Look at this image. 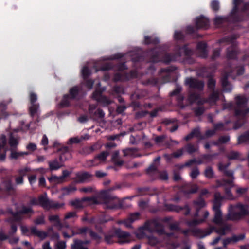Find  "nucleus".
I'll return each mask as SVG.
<instances>
[{"label": "nucleus", "mask_w": 249, "mask_h": 249, "mask_svg": "<svg viewBox=\"0 0 249 249\" xmlns=\"http://www.w3.org/2000/svg\"><path fill=\"white\" fill-rule=\"evenodd\" d=\"M19 213H33V211L30 206H22V209L19 211Z\"/></svg>", "instance_id": "c9c22d12"}, {"label": "nucleus", "mask_w": 249, "mask_h": 249, "mask_svg": "<svg viewBox=\"0 0 249 249\" xmlns=\"http://www.w3.org/2000/svg\"><path fill=\"white\" fill-rule=\"evenodd\" d=\"M92 176L88 172L79 173L76 174V178L79 182H87L92 179Z\"/></svg>", "instance_id": "f8f14e48"}, {"label": "nucleus", "mask_w": 249, "mask_h": 249, "mask_svg": "<svg viewBox=\"0 0 249 249\" xmlns=\"http://www.w3.org/2000/svg\"><path fill=\"white\" fill-rule=\"evenodd\" d=\"M78 93V89L77 87H75L71 89L70 90V98H74Z\"/></svg>", "instance_id": "09e8293b"}, {"label": "nucleus", "mask_w": 249, "mask_h": 249, "mask_svg": "<svg viewBox=\"0 0 249 249\" xmlns=\"http://www.w3.org/2000/svg\"><path fill=\"white\" fill-rule=\"evenodd\" d=\"M236 54V52L231 49V51L228 50L227 55V57L229 58H233Z\"/></svg>", "instance_id": "bf43d9fd"}, {"label": "nucleus", "mask_w": 249, "mask_h": 249, "mask_svg": "<svg viewBox=\"0 0 249 249\" xmlns=\"http://www.w3.org/2000/svg\"><path fill=\"white\" fill-rule=\"evenodd\" d=\"M249 140V132H247L245 134L238 138V142L240 143L247 142Z\"/></svg>", "instance_id": "7c9ffc66"}, {"label": "nucleus", "mask_w": 249, "mask_h": 249, "mask_svg": "<svg viewBox=\"0 0 249 249\" xmlns=\"http://www.w3.org/2000/svg\"><path fill=\"white\" fill-rule=\"evenodd\" d=\"M218 99V93L213 92L208 100H203L201 103L203 104L205 102H209L210 105H213Z\"/></svg>", "instance_id": "a211bd4d"}, {"label": "nucleus", "mask_w": 249, "mask_h": 249, "mask_svg": "<svg viewBox=\"0 0 249 249\" xmlns=\"http://www.w3.org/2000/svg\"><path fill=\"white\" fill-rule=\"evenodd\" d=\"M233 243H236L241 240H243L245 238V234H241L238 235H233L232 236Z\"/></svg>", "instance_id": "72a5a7b5"}, {"label": "nucleus", "mask_w": 249, "mask_h": 249, "mask_svg": "<svg viewBox=\"0 0 249 249\" xmlns=\"http://www.w3.org/2000/svg\"><path fill=\"white\" fill-rule=\"evenodd\" d=\"M41 239L45 238L47 236V233L43 231H39L36 235Z\"/></svg>", "instance_id": "680f3d73"}, {"label": "nucleus", "mask_w": 249, "mask_h": 249, "mask_svg": "<svg viewBox=\"0 0 249 249\" xmlns=\"http://www.w3.org/2000/svg\"><path fill=\"white\" fill-rule=\"evenodd\" d=\"M206 47V44L205 43H199L197 45L198 49L202 53L201 54H200L201 57L204 58L207 56Z\"/></svg>", "instance_id": "6ab92c4d"}, {"label": "nucleus", "mask_w": 249, "mask_h": 249, "mask_svg": "<svg viewBox=\"0 0 249 249\" xmlns=\"http://www.w3.org/2000/svg\"><path fill=\"white\" fill-rule=\"evenodd\" d=\"M85 139L84 137L83 136L81 137V138H79L78 137H73L69 139V142L70 143H77L80 142L81 141H82L83 140Z\"/></svg>", "instance_id": "ea45409f"}, {"label": "nucleus", "mask_w": 249, "mask_h": 249, "mask_svg": "<svg viewBox=\"0 0 249 249\" xmlns=\"http://www.w3.org/2000/svg\"><path fill=\"white\" fill-rule=\"evenodd\" d=\"M247 188L238 187L237 188L236 191L238 194L242 195L245 194L247 192Z\"/></svg>", "instance_id": "0e129e2a"}, {"label": "nucleus", "mask_w": 249, "mask_h": 249, "mask_svg": "<svg viewBox=\"0 0 249 249\" xmlns=\"http://www.w3.org/2000/svg\"><path fill=\"white\" fill-rule=\"evenodd\" d=\"M89 244V241H82L78 239H74L73 243L71 245V249H88L87 245Z\"/></svg>", "instance_id": "9b49d317"}, {"label": "nucleus", "mask_w": 249, "mask_h": 249, "mask_svg": "<svg viewBox=\"0 0 249 249\" xmlns=\"http://www.w3.org/2000/svg\"><path fill=\"white\" fill-rule=\"evenodd\" d=\"M49 219L51 222H55L56 223H59V216L57 215H50L49 217Z\"/></svg>", "instance_id": "e2e57ef3"}, {"label": "nucleus", "mask_w": 249, "mask_h": 249, "mask_svg": "<svg viewBox=\"0 0 249 249\" xmlns=\"http://www.w3.org/2000/svg\"><path fill=\"white\" fill-rule=\"evenodd\" d=\"M209 213L207 211H204L203 212V218L199 219H194L191 221H188L186 222L187 225L189 227H194L204 222L206 219L208 217Z\"/></svg>", "instance_id": "9d476101"}, {"label": "nucleus", "mask_w": 249, "mask_h": 249, "mask_svg": "<svg viewBox=\"0 0 249 249\" xmlns=\"http://www.w3.org/2000/svg\"><path fill=\"white\" fill-rule=\"evenodd\" d=\"M99 164V162L97 161V159H96L95 157L94 159L88 160L86 162V166L88 167H90L92 166H97Z\"/></svg>", "instance_id": "2f4dec72"}, {"label": "nucleus", "mask_w": 249, "mask_h": 249, "mask_svg": "<svg viewBox=\"0 0 249 249\" xmlns=\"http://www.w3.org/2000/svg\"><path fill=\"white\" fill-rule=\"evenodd\" d=\"M95 190V188L92 186H88L85 187H83L80 189V191L81 192H84L86 193H89L94 192Z\"/></svg>", "instance_id": "4c0bfd02"}, {"label": "nucleus", "mask_w": 249, "mask_h": 249, "mask_svg": "<svg viewBox=\"0 0 249 249\" xmlns=\"http://www.w3.org/2000/svg\"><path fill=\"white\" fill-rule=\"evenodd\" d=\"M96 197H84L75 199L70 201V204L75 209H82L89 205L98 204Z\"/></svg>", "instance_id": "7ed1b4c3"}, {"label": "nucleus", "mask_w": 249, "mask_h": 249, "mask_svg": "<svg viewBox=\"0 0 249 249\" xmlns=\"http://www.w3.org/2000/svg\"><path fill=\"white\" fill-rule=\"evenodd\" d=\"M139 217L140 213L137 212L131 214L128 217V220H130L131 222H133L135 220L139 219Z\"/></svg>", "instance_id": "e433bc0d"}, {"label": "nucleus", "mask_w": 249, "mask_h": 249, "mask_svg": "<svg viewBox=\"0 0 249 249\" xmlns=\"http://www.w3.org/2000/svg\"><path fill=\"white\" fill-rule=\"evenodd\" d=\"M17 230V227L14 224L11 225L10 230L8 232V236H12L13 234L15 233Z\"/></svg>", "instance_id": "5fc2aeb1"}, {"label": "nucleus", "mask_w": 249, "mask_h": 249, "mask_svg": "<svg viewBox=\"0 0 249 249\" xmlns=\"http://www.w3.org/2000/svg\"><path fill=\"white\" fill-rule=\"evenodd\" d=\"M76 190L75 186L70 185L68 187L62 188V195L63 196L67 195L74 192Z\"/></svg>", "instance_id": "b1692460"}, {"label": "nucleus", "mask_w": 249, "mask_h": 249, "mask_svg": "<svg viewBox=\"0 0 249 249\" xmlns=\"http://www.w3.org/2000/svg\"><path fill=\"white\" fill-rule=\"evenodd\" d=\"M80 233H85V232H89L90 236L93 238V239L96 240L97 241H99V240L101 239V237H99L97 234L95 233L92 231L89 230L88 228L86 227H83L80 229Z\"/></svg>", "instance_id": "dca6fc26"}, {"label": "nucleus", "mask_w": 249, "mask_h": 249, "mask_svg": "<svg viewBox=\"0 0 249 249\" xmlns=\"http://www.w3.org/2000/svg\"><path fill=\"white\" fill-rule=\"evenodd\" d=\"M249 213L248 206L241 203L236 205H230L228 208L227 219L230 220H238Z\"/></svg>", "instance_id": "f257e3e1"}, {"label": "nucleus", "mask_w": 249, "mask_h": 249, "mask_svg": "<svg viewBox=\"0 0 249 249\" xmlns=\"http://www.w3.org/2000/svg\"><path fill=\"white\" fill-rule=\"evenodd\" d=\"M172 210L177 212H182V213L185 215H187L190 213V209L188 206L182 208L178 206H173Z\"/></svg>", "instance_id": "aec40b11"}, {"label": "nucleus", "mask_w": 249, "mask_h": 249, "mask_svg": "<svg viewBox=\"0 0 249 249\" xmlns=\"http://www.w3.org/2000/svg\"><path fill=\"white\" fill-rule=\"evenodd\" d=\"M29 153L27 152H15L13 151L11 154V157L13 159H18L25 155H28Z\"/></svg>", "instance_id": "bb28decb"}, {"label": "nucleus", "mask_w": 249, "mask_h": 249, "mask_svg": "<svg viewBox=\"0 0 249 249\" xmlns=\"http://www.w3.org/2000/svg\"><path fill=\"white\" fill-rule=\"evenodd\" d=\"M6 143V137L4 135H0V149L3 148Z\"/></svg>", "instance_id": "49530a36"}, {"label": "nucleus", "mask_w": 249, "mask_h": 249, "mask_svg": "<svg viewBox=\"0 0 249 249\" xmlns=\"http://www.w3.org/2000/svg\"><path fill=\"white\" fill-rule=\"evenodd\" d=\"M26 148L29 150L34 151L36 149V145L35 143H30L27 145Z\"/></svg>", "instance_id": "69168bd1"}, {"label": "nucleus", "mask_w": 249, "mask_h": 249, "mask_svg": "<svg viewBox=\"0 0 249 249\" xmlns=\"http://www.w3.org/2000/svg\"><path fill=\"white\" fill-rule=\"evenodd\" d=\"M37 99V95L33 92H31L30 95V101L31 105L30 107V110L32 116L35 115L39 111V105L36 103Z\"/></svg>", "instance_id": "0eeeda50"}, {"label": "nucleus", "mask_w": 249, "mask_h": 249, "mask_svg": "<svg viewBox=\"0 0 249 249\" xmlns=\"http://www.w3.org/2000/svg\"><path fill=\"white\" fill-rule=\"evenodd\" d=\"M204 175L207 178H213L214 177V173L212 168L211 167H207L204 171Z\"/></svg>", "instance_id": "cd10ccee"}, {"label": "nucleus", "mask_w": 249, "mask_h": 249, "mask_svg": "<svg viewBox=\"0 0 249 249\" xmlns=\"http://www.w3.org/2000/svg\"><path fill=\"white\" fill-rule=\"evenodd\" d=\"M20 228H21V230L22 234L26 235H30V230L26 226L21 225L20 226Z\"/></svg>", "instance_id": "3c124183"}, {"label": "nucleus", "mask_w": 249, "mask_h": 249, "mask_svg": "<svg viewBox=\"0 0 249 249\" xmlns=\"http://www.w3.org/2000/svg\"><path fill=\"white\" fill-rule=\"evenodd\" d=\"M65 154L69 155V153L67 152L65 154H63L60 155L59 157V159L61 161L60 162L58 161L57 159H54L49 162V166L51 170H56L63 166L62 162L66 160V159L65 158Z\"/></svg>", "instance_id": "6e6552de"}, {"label": "nucleus", "mask_w": 249, "mask_h": 249, "mask_svg": "<svg viewBox=\"0 0 249 249\" xmlns=\"http://www.w3.org/2000/svg\"><path fill=\"white\" fill-rule=\"evenodd\" d=\"M9 144L11 147H15L18 144V140L11 136L9 140Z\"/></svg>", "instance_id": "a18cd8bd"}, {"label": "nucleus", "mask_w": 249, "mask_h": 249, "mask_svg": "<svg viewBox=\"0 0 249 249\" xmlns=\"http://www.w3.org/2000/svg\"><path fill=\"white\" fill-rule=\"evenodd\" d=\"M209 20L203 16L197 18L196 19V24L198 27H207L209 25Z\"/></svg>", "instance_id": "2eb2a0df"}, {"label": "nucleus", "mask_w": 249, "mask_h": 249, "mask_svg": "<svg viewBox=\"0 0 249 249\" xmlns=\"http://www.w3.org/2000/svg\"><path fill=\"white\" fill-rule=\"evenodd\" d=\"M49 180L54 184L61 183L65 181L62 176L57 177L56 176H53L49 178Z\"/></svg>", "instance_id": "393cba45"}, {"label": "nucleus", "mask_w": 249, "mask_h": 249, "mask_svg": "<svg viewBox=\"0 0 249 249\" xmlns=\"http://www.w3.org/2000/svg\"><path fill=\"white\" fill-rule=\"evenodd\" d=\"M229 165L230 163H224L223 162H220L218 164V168L219 171L223 172L227 176L232 177L233 174V172L227 170Z\"/></svg>", "instance_id": "ddd939ff"}, {"label": "nucleus", "mask_w": 249, "mask_h": 249, "mask_svg": "<svg viewBox=\"0 0 249 249\" xmlns=\"http://www.w3.org/2000/svg\"><path fill=\"white\" fill-rule=\"evenodd\" d=\"M183 149H180L178 150L172 154V156L175 158H179L183 154Z\"/></svg>", "instance_id": "4d7b16f0"}, {"label": "nucleus", "mask_w": 249, "mask_h": 249, "mask_svg": "<svg viewBox=\"0 0 249 249\" xmlns=\"http://www.w3.org/2000/svg\"><path fill=\"white\" fill-rule=\"evenodd\" d=\"M30 171V169L27 167L20 168L18 170L19 176L23 177Z\"/></svg>", "instance_id": "37998d69"}, {"label": "nucleus", "mask_w": 249, "mask_h": 249, "mask_svg": "<svg viewBox=\"0 0 249 249\" xmlns=\"http://www.w3.org/2000/svg\"><path fill=\"white\" fill-rule=\"evenodd\" d=\"M229 230L230 227L228 226H225L217 230L213 226H210L208 229L204 231L200 229H197L196 231L198 233L201 234L200 235V237L203 238L211 234L214 231L218 234L224 235L226 234V231Z\"/></svg>", "instance_id": "39448f33"}, {"label": "nucleus", "mask_w": 249, "mask_h": 249, "mask_svg": "<svg viewBox=\"0 0 249 249\" xmlns=\"http://www.w3.org/2000/svg\"><path fill=\"white\" fill-rule=\"evenodd\" d=\"M136 151V149L134 148H128L123 150L124 156H130L135 157L137 155H135L134 153Z\"/></svg>", "instance_id": "c85d7f7f"}, {"label": "nucleus", "mask_w": 249, "mask_h": 249, "mask_svg": "<svg viewBox=\"0 0 249 249\" xmlns=\"http://www.w3.org/2000/svg\"><path fill=\"white\" fill-rule=\"evenodd\" d=\"M108 155V153L107 152H103L100 154L95 157L97 161L99 162V164L106 160L107 156Z\"/></svg>", "instance_id": "a878e982"}, {"label": "nucleus", "mask_w": 249, "mask_h": 249, "mask_svg": "<svg viewBox=\"0 0 249 249\" xmlns=\"http://www.w3.org/2000/svg\"><path fill=\"white\" fill-rule=\"evenodd\" d=\"M34 223L36 225L43 224L45 223L44 216L40 215L34 220Z\"/></svg>", "instance_id": "c03bdc74"}, {"label": "nucleus", "mask_w": 249, "mask_h": 249, "mask_svg": "<svg viewBox=\"0 0 249 249\" xmlns=\"http://www.w3.org/2000/svg\"><path fill=\"white\" fill-rule=\"evenodd\" d=\"M76 216V213L74 212H70L66 214L65 216V219H69Z\"/></svg>", "instance_id": "774afa93"}, {"label": "nucleus", "mask_w": 249, "mask_h": 249, "mask_svg": "<svg viewBox=\"0 0 249 249\" xmlns=\"http://www.w3.org/2000/svg\"><path fill=\"white\" fill-rule=\"evenodd\" d=\"M96 146L95 145H92V146L85 147L84 148V152H85L87 154H89V153L93 152V151H94L95 149H96Z\"/></svg>", "instance_id": "603ef678"}, {"label": "nucleus", "mask_w": 249, "mask_h": 249, "mask_svg": "<svg viewBox=\"0 0 249 249\" xmlns=\"http://www.w3.org/2000/svg\"><path fill=\"white\" fill-rule=\"evenodd\" d=\"M199 173L198 169L195 168L192 170L190 175L192 178H195L199 175Z\"/></svg>", "instance_id": "79ce46f5"}, {"label": "nucleus", "mask_w": 249, "mask_h": 249, "mask_svg": "<svg viewBox=\"0 0 249 249\" xmlns=\"http://www.w3.org/2000/svg\"><path fill=\"white\" fill-rule=\"evenodd\" d=\"M104 207L107 209H116L119 206H117L116 200L113 199H109L107 202H106L104 204Z\"/></svg>", "instance_id": "5701e85b"}, {"label": "nucleus", "mask_w": 249, "mask_h": 249, "mask_svg": "<svg viewBox=\"0 0 249 249\" xmlns=\"http://www.w3.org/2000/svg\"><path fill=\"white\" fill-rule=\"evenodd\" d=\"M39 205L46 210L51 208L58 209L62 207L64 204H59L57 202L50 200L47 197L46 194L40 196L38 197Z\"/></svg>", "instance_id": "20e7f679"}, {"label": "nucleus", "mask_w": 249, "mask_h": 249, "mask_svg": "<svg viewBox=\"0 0 249 249\" xmlns=\"http://www.w3.org/2000/svg\"><path fill=\"white\" fill-rule=\"evenodd\" d=\"M239 157V153L235 151H231L228 155V159L230 160L237 159Z\"/></svg>", "instance_id": "a19ab883"}, {"label": "nucleus", "mask_w": 249, "mask_h": 249, "mask_svg": "<svg viewBox=\"0 0 249 249\" xmlns=\"http://www.w3.org/2000/svg\"><path fill=\"white\" fill-rule=\"evenodd\" d=\"M194 137L200 138V131L198 129L196 128L194 129L189 134L184 138V139L188 141Z\"/></svg>", "instance_id": "412c9836"}, {"label": "nucleus", "mask_w": 249, "mask_h": 249, "mask_svg": "<svg viewBox=\"0 0 249 249\" xmlns=\"http://www.w3.org/2000/svg\"><path fill=\"white\" fill-rule=\"evenodd\" d=\"M232 243H233V239L232 237L230 238H227L223 240V244L224 248H226L228 245Z\"/></svg>", "instance_id": "6e6d98bb"}, {"label": "nucleus", "mask_w": 249, "mask_h": 249, "mask_svg": "<svg viewBox=\"0 0 249 249\" xmlns=\"http://www.w3.org/2000/svg\"><path fill=\"white\" fill-rule=\"evenodd\" d=\"M15 182L17 185H20L23 183V177L18 176L15 178Z\"/></svg>", "instance_id": "338daca9"}, {"label": "nucleus", "mask_w": 249, "mask_h": 249, "mask_svg": "<svg viewBox=\"0 0 249 249\" xmlns=\"http://www.w3.org/2000/svg\"><path fill=\"white\" fill-rule=\"evenodd\" d=\"M223 90L225 92H230L232 89V87L228 83L227 77H224L221 81Z\"/></svg>", "instance_id": "4be33fe9"}, {"label": "nucleus", "mask_w": 249, "mask_h": 249, "mask_svg": "<svg viewBox=\"0 0 249 249\" xmlns=\"http://www.w3.org/2000/svg\"><path fill=\"white\" fill-rule=\"evenodd\" d=\"M206 206V203L204 200L200 198L198 200L194 202L193 206L196 209V212L194 214V217H196L198 216V211L201 208L204 207Z\"/></svg>", "instance_id": "4468645a"}, {"label": "nucleus", "mask_w": 249, "mask_h": 249, "mask_svg": "<svg viewBox=\"0 0 249 249\" xmlns=\"http://www.w3.org/2000/svg\"><path fill=\"white\" fill-rule=\"evenodd\" d=\"M57 249H66V243L64 241H58L55 245Z\"/></svg>", "instance_id": "de8ad7c7"}, {"label": "nucleus", "mask_w": 249, "mask_h": 249, "mask_svg": "<svg viewBox=\"0 0 249 249\" xmlns=\"http://www.w3.org/2000/svg\"><path fill=\"white\" fill-rule=\"evenodd\" d=\"M225 129L223 127V124L222 123L218 124L214 126V129L209 130L206 131L205 136L206 137H210L214 135L215 132V130H223Z\"/></svg>", "instance_id": "f3484780"}, {"label": "nucleus", "mask_w": 249, "mask_h": 249, "mask_svg": "<svg viewBox=\"0 0 249 249\" xmlns=\"http://www.w3.org/2000/svg\"><path fill=\"white\" fill-rule=\"evenodd\" d=\"M225 20H226L225 18L221 17H217L214 19V23L215 25H219L222 23Z\"/></svg>", "instance_id": "864d4df0"}, {"label": "nucleus", "mask_w": 249, "mask_h": 249, "mask_svg": "<svg viewBox=\"0 0 249 249\" xmlns=\"http://www.w3.org/2000/svg\"><path fill=\"white\" fill-rule=\"evenodd\" d=\"M71 99L70 97L68 95H65L63 97V99L61 103L62 107H67L69 105V100Z\"/></svg>", "instance_id": "f704fd0d"}, {"label": "nucleus", "mask_w": 249, "mask_h": 249, "mask_svg": "<svg viewBox=\"0 0 249 249\" xmlns=\"http://www.w3.org/2000/svg\"><path fill=\"white\" fill-rule=\"evenodd\" d=\"M81 72L84 78H87L90 74V71L87 67H83Z\"/></svg>", "instance_id": "58836bf2"}, {"label": "nucleus", "mask_w": 249, "mask_h": 249, "mask_svg": "<svg viewBox=\"0 0 249 249\" xmlns=\"http://www.w3.org/2000/svg\"><path fill=\"white\" fill-rule=\"evenodd\" d=\"M211 7L214 11H217L219 8V3L216 0H213L211 3Z\"/></svg>", "instance_id": "8fccbe9b"}, {"label": "nucleus", "mask_w": 249, "mask_h": 249, "mask_svg": "<svg viewBox=\"0 0 249 249\" xmlns=\"http://www.w3.org/2000/svg\"><path fill=\"white\" fill-rule=\"evenodd\" d=\"M222 185L231 187L233 186V180H231L229 181H226L224 180L223 181V183H221L220 181L219 180L216 181V187H218Z\"/></svg>", "instance_id": "c756f323"}, {"label": "nucleus", "mask_w": 249, "mask_h": 249, "mask_svg": "<svg viewBox=\"0 0 249 249\" xmlns=\"http://www.w3.org/2000/svg\"><path fill=\"white\" fill-rule=\"evenodd\" d=\"M214 196V199L213 202V209L215 213L213 221L217 224H220L222 223V213L220 210V208L221 200L223 198L219 192H215Z\"/></svg>", "instance_id": "f03ea898"}, {"label": "nucleus", "mask_w": 249, "mask_h": 249, "mask_svg": "<svg viewBox=\"0 0 249 249\" xmlns=\"http://www.w3.org/2000/svg\"><path fill=\"white\" fill-rule=\"evenodd\" d=\"M185 83L190 88L196 89L199 90L202 89L204 87L203 82L198 81L192 78H187L185 81Z\"/></svg>", "instance_id": "1a4fd4ad"}, {"label": "nucleus", "mask_w": 249, "mask_h": 249, "mask_svg": "<svg viewBox=\"0 0 249 249\" xmlns=\"http://www.w3.org/2000/svg\"><path fill=\"white\" fill-rule=\"evenodd\" d=\"M165 137H166L164 135L156 137L155 138L154 140H155V142H156V143L160 144L163 141V140L165 139Z\"/></svg>", "instance_id": "13d9d810"}, {"label": "nucleus", "mask_w": 249, "mask_h": 249, "mask_svg": "<svg viewBox=\"0 0 249 249\" xmlns=\"http://www.w3.org/2000/svg\"><path fill=\"white\" fill-rule=\"evenodd\" d=\"M247 102V99L244 96H238L236 97V103L238 108L236 110L237 115H246L249 113V107L247 108L246 110H244V108Z\"/></svg>", "instance_id": "423d86ee"}, {"label": "nucleus", "mask_w": 249, "mask_h": 249, "mask_svg": "<svg viewBox=\"0 0 249 249\" xmlns=\"http://www.w3.org/2000/svg\"><path fill=\"white\" fill-rule=\"evenodd\" d=\"M4 185L7 190H11L13 189V187L11 181L8 180L4 183Z\"/></svg>", "instance_id": "052dcab7"}, {"label": "nucleus", "mask_w": 249, "mask_h": 249, "mask_svg": "<svg viewBox=\"0 0 249 249\" xmlns=\"http://www.w3.org/2000/svg\"><path fill=\"white\" fill-rule=\"evenodd\" d=\"M185 149L187 150V152L189 154H192L195 151H196L198 149L197 147H195L192 144H188L186 146Z\"/></svg>", "instance_id": "473e14b6"}]
</instances>
